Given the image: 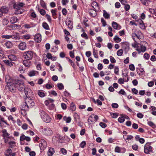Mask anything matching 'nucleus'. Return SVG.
Here are the masks:
<instances>
[{
    "label": "nucleus",
    "mask_w": 156,
    "mask_h": 156,
    "mask_svg": "<svg viewBox=\"0 0 156 156\" xmlns=\"http://www.w3.org/2000/svg\"><path fill=\"white\" fill-rule=\"evenodd\" d=\"M146 44V42L144 41H140V44L139 42H137V51L138 53L140 54L141 52H144L146 49L145 45Z\"/></svg>",
    "instance_id": "nucleus-1"
},
{
    "label": "nucleus",
    "mask_w": 156,
    "mask_h": 156,
    "mask_svg": "<svg viewBox=\"0 0 156 156\" xmlns=\"http://www.w3.org/2000/svg\"><path fill=\"white\" fill-rule=\"evenodd\" d=\"M39 114L43 120L47 123L49 122L51 120V118L43 110H41L39 111Z\"/></svg>",
    "instance_id": "nucleus-2"
},
{
    "label": "nucleus",
    "mask_w": 156,
    "mask_h": 156,
    "mask_svg": "<svg viewBox=\"0 0 156 156\" xmlns=\"http://www.w3.org/2000/svg\"><path fill=\"white\" fill-rule=\"evenodd\" d=\"M36 54L30 51L25 52L23 55V58L27 60H31L32 59L33 55H36Z\"/></svg>",
    "instance_id": "nucleus-3"
},
{
    "label": "nucleus",
    "mask_w": 156,
    "mask_h": 156,
    "mask_svg": "<svg viewBox=\"0 0 156 156\" xmlns=\"http://www.w3.org/2000/svg\"><path fill=\"white\" fill-rule=\"evenodd\" d=\"M15 83L16 87L20 91H23L26 89L24 83L20 80H17L15 81Z\"/></svg>",
    "instance_id": "nucleus-4"
},
{
    "label": "nucleus",
    "mask_w": 156,
    "mask_h": 156,
    "mask_svg": "<svg viewBox=\"0 0 156 156\" xmlns=\"http://www.w3.org/2000/svg\"><path fill=\"white\" fill-rule=\"evenodd\" d=\"M144 152L147 154L153 152L152 148L150 145V143H147L144 145Z\"/></svg>",
    "instance_id": "nucleus-5"
},
{
    "label": "nucleus",
    "mask_w": 156,
    "mask_h": 156,
    "mask_svg": "<svg viewBox=\"0 0 156 156\" xmlns=\"http://www.w3.org/2000/svg\"><path fill=\"white\" fill-rule=\"evenodd\" d=\"M42 132L44 135L47 136H51L52 135L53 133V132L51 129L47 127L43 129Z\"/></svg>",
    "instance_id": "nucleus-6"
},
{
    "label": "nucleus",
    "mask_w": 156,
    "mask_h": 156,
    "mask_svg": "<svg viewBox=\"0 0 156 156\" xmlns=\"http://www.w3.org/2000/svg\"><path fill=\"white\" fill-rule=\"evenodd\" d=\"M98 119V117L97 115H92L89 117L88 122L89 124H92L94 122L97 121Z\"/></svg>",
    "instance_id": "nucleus-7"
},
{
    "label": "nucleus",
    "mask_w": 156,
    "mask_h": 156,
    "mask_svg": "<svg viewBox=\"0 0 156 156\" xmlns=\"http://www.w3.org/2000/svg\"><path fill=\"white\" fill-rule=\"evenodd\" d=\"M25 103L30 108H31L35 105V103L31 97L27 98L25 99Z\"/></svg>",
    "instance_id": "nucleus-8"
},
{
    "label": "nucleus",
    "mask_w": 156,
    "mask_h": 156,
    "mask_svg": "<svg viewBox=\"0 0 156 156\" xmlns=\"http://www.w3.org/2000/svg\"><path fill=\"white\" fill-rule=\"evenodd\" d=\"M26 140L27 141L29 142L30 141L31 139L30 137L29 136H26L23 134H21L20 137V144L23 145L24 143H23V141L24 140Z\"/></svg>",
    "instance_id": "nucleus-9"
},
{
    "label": "nucleus",
    "mask_w": 156,
    "mask_h": 156,
    "mask_svg": "<svg viewBox=\"0 0 156 156\" xmlns=\"http://www.w3.org/2000/svg\"><path fill=\"white\" fill-rule=\"evenodd\" d=\"M25 93L27 98L32 97L33 96V92L30 88H26L25 90Z\"/></svg>",
    "instance_id": "nucleus-10"
},
{
    "label": "nucleus",
    "mask_w": 156,
    "mask_h": 156,
    "mask_svg": "<svg viewBox=\"0 0 156 156\" xmlns=\"http://www.w3.org/2000/svg\"><path fill=\"white\" fill-rule=\"evenodd\" d=\"M39 147L40 149L43 151L46 148L47 146L46 142L44 139H42L41 140V143L39 144Z\"/></svg>",
    "instance_id": "nucleus-11"
},
{
    "label": "nucleus",
    "mask_w": 156,
    "mask_h": 156,
    "mask_svg": "<svg viewBox=\"0 0 156 156\" xmlns=\"http://www.w3.org/2000/svg\"><path fill=\"white\" fill-rule=\"evenodd\" d=\"M132 31L133 33H132V37L135 43L133 44L132 46L134 48H136V41L135 40L136 38V32L135 29H133Z\"/></svg>",
    "instance_id": "nucleus-12"
},
{
    "label": "nucleus",
    "mask_w": 156,
    "mask_h": 156,
    "mask_svg": "<svg viewBox=\"0 0 156 156\" xmlns=\"http://www.w3.org/2000/svg\"><path fill=\"white\" fill-rule=\"evenodd\" d=\"M20 27V26L18 24H10L7 26V28L9 30L16 29Z\"/></svg>",
    "instance_id": "nucleus-13"
},
{
    "label": "nucleus",
    "mask_w": 156,
    "mask_h": 156,
    "mask_svg": "<svg viewBox=\"0 0 156 156\" xmlns=\"http://www.w3.org/2000/svg\"><path fill=\"white\" fill-rule=\"evenodd\" d=\"M137 25H139V27L142 29L143 30L145 28L143 21L140 19L137 20Z\"/></svg>",
    "instance_id": "nucleus-14"
},
{
    "label": "nucleus",
    "mask_w": 156,
    "mask_h": 156,
    "mask_svg": "<svg viewBox=\"0 0 156 156\" xmlns=\"http://www.w3.org/2000/svg\"><path fill=\"white\" fill-rule=\"evenodd\" d=\"M9 90L12 93H15L16 90V85H13L10 84L8 85Z\"/></svg>",
    "instance_id": "nucleus-15"
},
{
    "label": "nucleus",
    "mask_w": 156,
    "mask_h": 156,
    "mask_svg": "<svg viewBox=\"0 0 156 156\" xmlns=\"http://www.w3.org/2000/svg\"><path fill=\"white\" fill-rule=\"evenodd\" d=\"M97 10L94 9H89L88 12L90 15L93 17L96 16L97 15Z\"/></svg>",
    "instance_id": "nucleus-16"
},
{
    "label": "nucleus",
    "mask_w": 156,
    "mask_h": 156,
    "mask_svg": "<svg viewBox=\"0 0 156 156\" xmlns=\"http://www.w3.org/2000/svg\"><path fill=\"white\" fill-rule=\"evenodd\" d=\"M23 64L25 67H29L31 65V62L30 60H27L25 59L23 61Z\"/></svg>",
    "instance_id": "nucleus-17"
},
{
    "label": "nucleus",
    "mask_w": 156,
    "mask_h": 156,
    "mask_svg": "<svg viewBox=\"0 0 156 156\" xmlns=\"http://www.w3.org/2000/svg\"><path fill=\"white\" fill-rule=\"evenodd\" d=\"M34 38L35 41L37 43L40 42L41 40V34H37L35 35Z\"/></svg>",
    "instance_id": "nucleus-18"
},
{
    "label": "nucleus",
    "mask_w": 156,
    "mask_h": 156,
    "mask_svg": "<svg viewBox=\"0 0 156 156\" xmlns=\"http://www.w3.org/2000/svg\"><path fill=\"white\" fill-rule=\"evenodd\" d=\"M55 151L54 148L51 147H49L48 151L47 152L48 156H52L55 153Z\"/></svg>",
    "instance_id": "nucleus-19"
},
{
    "label": "nucleus",
    "mask_w": 156,
    "mask_h": 156,
    "mask_svg": "<svg viewBox=\"0 0 156 156\" xmlns=\"http://www.w3.org/2000/svg\"><path fill=\"white\" fill-rule=\"evenodd\" d=\"M112 26L114 29L116 30H120L121 27L120 25L115 22H113L112 23Z\"/></svg>",
    "instance_id": "nucleus-20"
},
{
    "label": "nucleus",
    "mask_w": 156,
    "mask_h": 156,
    "mask_svg": "<svg viewBox=\"0 0 156 156\" xmlns=\"http://www.w3.org/2000/svg\"><path fill=\"white\" fill-rule=\"evenodd\" d=\"M37 94L41 98H43L46 95V93L42 90H40L37 91Z\"/></svg>",
    "instance_id": "nucleus-21"
},
{
    "label": "nucleus",
    "mask_w": 156,
    "mask_h": 156,
    "mask_svg": "<svg viewBox=\"0 0 156 156\" xmlns=\"http://www.w3.org/2000/svg\"><path fill=\"white\" fill-rule=\"evenodd\" d=\"M91 6L94 8V9L98 10L99 9V6L98 3L95 1L93 2L91 4Z\"/></svg>",
    "instance_id": "nucleus-22"
},
{
    "label": "nucleus",
    "mask_w": 156,
    "mask_h": 156,
    "mask_svg": "<svg viewBox=\"0 0 156 156\" xmlns=\"http://www.w3.org/2000/svg\"><path fill=\"white\" fill-rule=\"evenodd\" d=\"M122 47L125 50H128L129 49V43L127 42L122 43Z\"/></svg>",
    "instance_id": "nucleus-23"
},
{
    "label": "nucleus",
    "mask_w": 156,
    "mask_h": 156,
    "mask_svg": "<svg viewBox=\"0 0 156 156\" xmlns=\"http://www.w3.org/2000/svg\"><path fill=\"white\" fill-rule=\"evenodd\" d=\"M36 8L37 9L41 15L44 16L45 15L46 13L45 11L43 9H40V6L39 5H37Z\"/></svg>",
    "instance_id": "nucleus-24"
},
{
    "label": "nucleus",
    "mask_w": 156,
    "mask_h": 156,
    "mask_svg": "<svg viewBox=\"0 0 156 156\" xmlns=\"http://www.w3.org/2000/svg\"><path fill=\"white\" fill-rule=\"evenodd\" d=\"M26 46V44L24 42H21L19 45V48L22 50H24Z\"/></svg>",
    "instance_id": "nucleus-25"
},
{
    "label": "nucleus",
    "mask_w": 156,
    "mask_h": 156,
    "mask_svg": "<svg viewBox=\"0 0 156 156\" xmlns=\"http://www.w3.org/2000/svg\"><path fill=\"white\" fill-rule=\"evenodd\" d=\"M3 62H4L5 65L8 66L12 67L13 66V63H14L8 60H4Z\"/></svg>",
    "instance_id": "nucleus-26"
},
{
    "label": "nucleus",
    "mask_w": 156,
    "mask_h": 156,
    "mask_svg": "<svg viewBox=\"0 0 156 156\" xmlns=\"http://www.w3.org/2000/svg\"><path fill=\"white\" fill-rule=\"evenodd\" d=\"M8 58L10 61H16L17 60L16 57L15 55L13 54L9 55Z\"/></svg>",
    "instance_id": "nucleus-27"
},
{
    "label": "nucleus",
    "mask_w": 156,
    "mask_h": 156,
    "mask_svg": "<svg viewBox=\"0 0 156 156\" xmlns=\"http://www.w3.org/2000/svg\"><path fill=\"white\" fill-rule=\"evenodd\" d=\"M139 70L140 72L138 73V75L140 76H144L145 75V72L144 71L143 68L140 67V68H139Z\"/></svg>",
    "instance_id": "nucleus-28"
},
{
    "label": "nucleus",
    "mask_w": 156,
    "mask_h": 156,
    "mask_svg": "<svg viewBox=\"0 0 156 156\" xmlns=\"http://www.w3.org/2000/svg\"><path fill=\"white\" fill-rule=\"evenodd\" d=\"M42 26L46 30H50L48 25L45 22H43Z\"/></svg>",
    "instance_id": "nucleus-29"
},
{
    "label": "nucleus",
    "mask_w": 156,
    "mask_h": 156,
    "mask_svg": "<svg viewBox=\"0 0 156 156\" xmlns=\"http://www.w3.org/2000/svg\"><path fill=\"white\" fill-rule=\"evenodd\" d=\"M38 73V72L37 71L35 70H32L29 72L28 75L32 77L35 76L36 74Z\"/></svg>",
    "instance_id": "nucleus-30"
},
{
    "label": "nucleus",
    "mask_w": 156,
    "mask_h": 156,
    "mask_svg": "<svg viewBox=\"0 0 156 156\" xmlns=\"http://www.w3.org/2000/svg\"><path fill=\"white\" fill-rule=\"evenodd\" d=\"M30 108V107L29 106H28V105L25 102V104L22 105L21 109L22 110L25 112V111L28 110V108Z\"/></svg>",
    "instance_id": "nucleus-31"
},
{
    "label": "nucleus",
    "mask_w": 156,
    "mask_h": 156,
    "mask_svg": "<svg viewBox=\"0 0 156 156\" xmlns=\"http://www.w3.org/2000/svg\"><path fill=\"white\" fill-rule=\"evenodd\" d=\"M127 80H125L124 79L119 78L118 80V83L121 84H124L125 82H127L128 81L129 79L128 77H127Z\"/></svg>",
    "instance_id": "nucleus-32"
},
{
    "label": "nucleus",
    "mask_w": 156,
    "mask_h": 156,
    "mask_svg": "<svg viewBox=\"0 0 156 156\" xmlns=\"http://www.w3.org/2000/svg\"><path fill=\"white\" fill-rule=\"evenodd\" d=\"M18 19L17 17L13 16L10 18V22L12 24L16 23Z\"/></svg>",
    "instance_id": "nucleus-33"
},
{
    "label": "nucleus",
    "mask_w": 156,
    "mask_h": 156,
    "mask_svg": "<svg viewBox=\"0 0 156 156\" xmlns=\"http://www.w3.org/2000/svg\"><path fill=\"white\" fill-rule=\"evenodd\" d=\"M66 23L69 29H72L73 28V23L71 21L69 20L68 21L66 22Z\"/></svg>",
    "instance_id": "nucleus-34"
},
{
    "label": "nucleus",
    "mask_w": 156,
    "mask_h": 156,
    "mask_svg": "<svg viewBox=\"0 0 156 156\" xmlns=\"http://www.w3.org/2000/svg\"><path fill=\"white\" fill-rule=\"evenodd\" d=\"M5 45L7 48H10L12 47V43L10 41H8L5 43Z\"/></svg>",
    "instance_id": "nucleus-35"
},
{
    "label": "nucleus",
    "mask_w": 156,
    "mask_h": 156,
    "mask_svg": "<svg viewBox=\"0 0 156 156\" xmlns=\"http://www.w3.org/2000/svg\"><path fill=\"white\" fill-rule=\"evenodd\" d=\"M70 110L72 112L74 111L76 109V106L73 102H72L70 105Z\"/></svg>",
    "instance_id": "nucleus-36"
},
{
    "label": "nucleus",
    "mask_w": 156,
    "mask_h": 156,
    "mask_svg": "<svg viewBox=\"0 0 156 156\" xmlns=\"http://www.w3.org/2000/svg\"><path fill=\"white\" fill-rule=\"evenodd\" d=\"M2 12V14L6 13L8 12V10L6 7L5 6H2L0 9V11Z\"/></svg>",
    "instance_id": "nucleus-37"
},
{
    "label": "nucleus",
    "mask_w": 156,
    "mask_h": 156,
    "mask_svg": "<svg viewBox=\"0 0 156 156\" xmlns=\"http://www.w3.org/2000/svg\"><path fill=\"white\" fill-rule=\"evenodd\" d=\"M147 124L154 129L156 128V125L152 121H148Z\"/></svg>",
    "instance_id": "nucleus-38"
},
{
    "label": "nucleus",
    "mask_w": 156,
    "mask_h": 156,
    "mask_svg": "<svg viewBox=\"0 0 156 156\" xmlns=\"http://www.w3.org/2000/svg\"><path fill=\"white\" fill-rule=\"evenodd\" d=\"M103 16L105 19H108L110 18V15L105 10H104L103 11Z\"/></svg>",
    "instance_id": "nucleus-39"
},
{
    "label": "nucleus",
    "mask_w": 156,
    "mask_h": 156,
    "mask_svg": "<svg viewBox=\"0 0 156 156\" xmlns=\"http://www.w3.org/2000/svg\"><path fill=\"white\" fill-rule=\"evenodd\" d=\"M2 133H3V136H6V137L9 138V137H7L9 135V134L7 132V130L4 129L2 130Z\"/></svg>",
    "instance_id": "nucleus-40"
},
{
    "label": "nucleus",
    "mask_w": 156,
    "mask_h": 156,
    "mask_svg": "<svg viewBox=\"0 0 156 156\" xmlns=\"http://www.w3.org/2000/svg\"><path fill=\"white\" fill-rule=\"evenodd\" d=\"M12 153V150L10 149H7L5 153L6 156H10V155Z\"/></svg>",
    "instance_id": "nucleus-41"
},
{
    "label": "nucleus",
    "mask_w": 156,
    "mask_h": 156,
    "mask_svg": "<svg viewBox=\"0 0 156 156\" xmlns=\"http://www.w3.org/2000/svg\"><path fill=\"white\" fill-rule=\"evenodd\" d=\"M63 119L64 120L66 121V122L67 123H69L70 122L71 120V119L70 117H66V116H65L63 118Z\"/></svg>",
    "instance_id": "nucleus-42"
},
{
    "label": "nucleus",
    "mask_w": 156,
    "mask_h": 156,
    "mask_svg": "<svg viewBox=\"0 0 156 156\" xmlns=\"http://www.w3.org/2000/svg\"><path fill=\"white\" fill-rule=\"evenodd\" d=\"M25 4L23 2H20L18 4H17L16 6H15L14 8L16 9H20V8L22 7Z\"/></svg>",
    "instance_id": "nucleus-43"
},
{
    "label": "nucleus",
    "mask_w": 156,
    "mask_h": 156,
    "mask_svg": "<svg viewBox=\"0 0 156 156\" xmlns=\"http://www.w3.org/2000/svg\"><path fill=\"white\" fill-rule=\"evenodd\" d=\"M5 82L7 83V85H9V84H10L12 83L11 82V80L10 79V77L9 76H6L5 77Z\"/></svg>",
    "instance_id": "nucleus-44"
},
{
    "label": "nucleus",
    "mask_w": 156,
    "mask_h": 156,
    "mask_svg": "<svg viewBox=\"0 0 156 156\" xmlns=\"http://www.w3.org/2000/svg\"><path fill=\"white\" fill-rule=\"evenodd\" d=\"M93 55L94 57L96 58H98V56L97 54L98 51L95 49V48H94L93 50Z\"/></svg>",
    "instance_id": "nucleus-45"
},
{
    "label": "nucleus",
    "mask_w": 156,
    "mask_h": 156,
    "mask_svg": "<svg viewBox=\"0 0 156 156\" xmlns=\"http://www.w3.org/2000/svg\"><path fill=\"white\" fill-rule=\"evenodd\" d=\"M9 147L12 148L16 146V142L14 141H11L9 143Z\"/></svg>",
    "instance_id": "nucleus-46"
},
{
    "label": "nucleus",
    "mask_w": 156,
    "mask_h": 156,
    "mask_svg": "<svg viewBox=\"0 0 156 156\" xmlns=\"http://www.w3.org/2000/svg\"><path fill=\"white\" fill-rule=\"evenodd\" d=\"M40 4L41 6L44 9H46L47 8L46 3L43 0H40Z\"/></svg>",
    "instance_id": "nucleus-47"
},
{
    "label": "nucleus",
    "mask_w": 156,
    "mask_h": 156,
    "mask_svg": "<svg viewBox=\"0 0 156 156\" xmlns=\"http://www.w3.org/2000/svg\"><path fill=\"white\" fill-rule=\"evenodd\" d=\"M137 139H138V140L141 144H144L145 142L144 139L143 138H140L139 135H137Z\"/></svg>",
    "instance_id": "nucleus-48"
},
{
    "label": "nucleus",
    "mask_w": 156,
    "mask_h": 156,
    "mask_svg": "<svg viewBox=\"0 0 156 156\" xmlns=\"http://www.w3.org/2000/svg\"><path fill=\"white\" fill-rule=\"evenodd\" d=\"M114 39L115 42L117 43L121 41V39L117 35L115 36Z\"/></svg>",
    "instance_id": "nucleus-49"
},
{
    "label": "nucleus",
    "mask_w": 156,
    "mask_h": 156,
    "mask_svg": "<svg viewBox=\"0 0 156 156\" xmlns=\"http://www.w3.org/2000/svg\"><path fill=\"white\" fill-rule=\"evenodd\" d=\"M149 11L150 13L156 16V9L150 8L149 9Z\"/></svg>",
    "instance_id": "nucleus-50"
},
{
    "label": "nucleus",
    "mask_w": 156,
    "mask_h": 156,
    "mask_svg": "<svg viewBox=\"0 0 156 156\" xmlns=\"http://www.w3.org/2000/svg\"><path fill=\"white\" fill-rule=\"evenodd\" d=\"M125 137H126V140H131L133 137V136L131 135H124L123 136V138L124 139H125Z\"/></svg>",
    "instance_id": "nucleus-51"
},
{
    "label": "nucleus",
    "mask_w": 156,
    "mask_h": 156,
    "mask_svg": "<svg viewBox=\"0 0 156 156\" xmlns=\"http://www.w3.org/2000/svg\"><path fill=\"white\" fill-rule=\"evenodd\" d=\"M88 21V20L86 17H84L83 21V24L86 27H88L89 26V25L87 24V22Z\"/></svg>",
    "instance_id": "nucleus-52"
},
{
    "label": "nucleus",
    "mask_w": 156,
    "mask_h": 156,
    "mask_svg": "<svg viewBox=\"0 0 156 156\" xmlns=\"http://www.w3.org/2000/svg\"><path fill=\"white\" fill-rule=\"evenodd\" d=\"M118 122L120 123L123 122L125 121L124 118L123 117V115H122V116H121L118 118Z\"/></svg>",
    "instance_id": "nucleus-53"
},
{
    "label": "nucleus",
    "mask_w": 156,
    "mask_h": 156,
    "mask_svg": "<svg viewBox=\"0 0 156 156\" xmlns=\"http://www.w3.org/2000/svg\"><path fill=\"white\" fill-rule=\"evenodd\" d=\"M86 145V143L85 141H82L80 144V146L81 147L83 148Z\"/></svg>",
    "instance_id": "nucleus-54"
},
{
    "label": "nucleus",
    "mask_w": 156,
    "mask_h": 156,
    "mask_svg": "<svg viewBox=\"0 0 156 156\" xmlns=\"http://www.w3.org/2000/svg\"><path fill=\"white\" fill-rule=\"evenodd\" d=\"M123 53V50L122 49L119 50L117 52V54L118 56H121Z\"/></svg>",
    "instance_id": "nucleus-55"
},
{
    "label": "nucleus",
    "mask_w": 156,
    "mask_h": 156,
    "mask_svg": "<svg viewBox=\"0 0 156 156\" xmlns=\"http://www.w3.org/2000/svg\"><path fill=\"white\" fill-rule=\"evenodd\" d=\"M81 36L86 40H87L88 39V37L87 34L85 32H83V33L81 34Z\"/></svg>",
    "instance_id": "nucleus-56"
},
{
    "label": "nucleus",
    "mask_w": 156,
    "mask_h": 156,
    "mask_svg": "<svg viewBox=\"0 0 156 156\" xmlns=\"http://www.w3.org/2000/svg\"><path fill=\"white\" fill-rule=\"evenodd\" d=\"M150 55L147 53H145L144 55V59L148 60L150 58Z\"/></svg>",
    "instance_id": "nucleus-57"
},
{
    "label": "nucleus",
    "mask_w": 156,
    "mask_h": 156,
    "mask_svg": "<svg viewBox=\"0 0 156 156\" xmlns=\"http://www.w3.org/2000/svg\"><path fill=\"white\" fill-rule=\"evenodd\" d=\"M9 22V20L7 19L4 18L2 21L3 24L4 25H6L8 24Z\"/></svg>",
    "instance_id": "nucleus-58"
},
{
    "label": "nucleus",
    "mask_w": 156,
    "mask_h": 156,
    "mask_svg": "<svg viewBox=\"0 0 156 156\" xmlns=\"http://www.w3.org/2000/svg\"><path fill=\"white\" fill-rule=\"evenodd\" d=\"M58 87L60 90H62L64 89L63 85L62 83H58L57 85Z\"/></svg>",
    "instance_id": "nucleus-59"
},
{
    "label": "nucleus",
    "mask_w": 156,
    "mask_h": 156,
    "mask_svg": "<svg viewBox=\"0 0 156 156\" xmlns=\"http://www.w3.org/2000/svg\"><path fill=\"white\" fill-rule=\"evenodd\" d=\"M121 148L119 146H116L115 148V152L120 153Z\"/></svg>",
    "instance_id": "nucleus-60"
},
{
    "label": "nucleus",
    "mask_w": 156,
    "mask_h": 156,
    "mask_svg": "<svg viewBox=\"0 0 156 156\" xmlns=\"http://www.w3.org/2000/svg\"><path fill=\"white\" fill-rule=\"evenodd\" d=\"M110 62L112 63H115L116 62V60L112 56H110Z\"/></svg>",
    "instance_id": "nucleus-61"
},
{
    "label": "nucleus",
    "mask_w": 156,
    "mask_h": 156,
    "mask_svg": "<svg viewBox=\"0 0 156 156\" xmlns=\"http://www.w3.org/2000/svg\"><path fill=\"white\" fill-rule=\"evenodd\" d=\"M60 151L62 154L63 155L66 154H67V151L64 148H62L60 149Z\"/></svg>",
    "instance_id": "nucleus-62"
},
{
    "label": "nucleus",
    "mask_w": 156,
    "mask_h": 156,
    "mask_svg": "<svg viewBox=\"0 0 156 156\" xmlns=\"http://www.w3.org/2000/svg\"><path fill=\"white\" fill-rule=\"evenodd\" d=\"M119 68L118 66H116L114 68V73L116 75L119 74Z\"/></svg>",
    "instance_id": "nucleus-63"
},
{
    "label": "nucleus",
    "mask_w": 156,
    "mask_h": 156,
    "mask_svg": "<svg viewBox=\"0 0 156 156\" xmlns=\"http://www.w3.org/2000/svg\"><path fill=\"white\" fill-rule=\"evenodd\" d=\"M99 125L103 128H105L107 126L106 124L102 122L99 123Z\"/></svg>",
    "instance_id": "nucleus-64"
}]
</instances>
